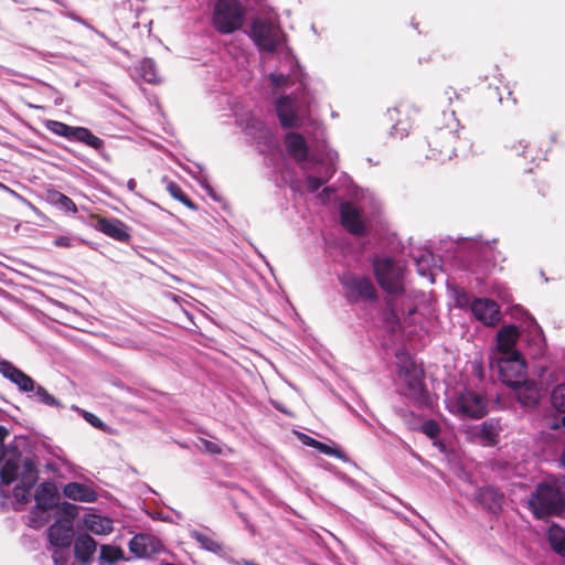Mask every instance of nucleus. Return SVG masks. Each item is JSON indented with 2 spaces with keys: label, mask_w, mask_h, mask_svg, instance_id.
I'll return each mask as SVG.
<instances>
[{
  "label": "nucleus",
  "mask_w": 565,
  "mask_h": 565,
  "mask_svg": "<svg viewBox=\"0 0 565 565\" xmlns=\"http://www.w3.org/2000/svg\"><path fill=\"white\" fill-rule=\"evenodd\" d=\"M97 548V542L89 534H79L74 542V554L83 563L88 562Z\"/></svg>",
  "instance_id": "nucleus-28"
},
{
  "label": "nucleus",
  "mask_w": 565,
  "mask_h": 565,
  "mask_svg": "<svg viewBox=\"0 0 565 565\" xmlns=\"http://www.w3.org/2000/svg\"><path fill=\"white\" fill-rule=\"evenodd\" d=\"M63 494L71 500L85 503H93L98 498L92 487L75 481L68 482L63 487Z\"/></svg>",
  "instance_id": "nucleus-24"
},
{
  "label": "nucleus",
  "mask_w": 565,
  "mask_h": 565,
  "mask_svg": "<svg viewBox=\"0 0 565 565\" xmlns=\"http://www.w3.org/2000/svg\"><path fill=\"white\" fill-rule=\"evenodd\" d=\"M189 534L191 539L196 541L202 550L214 554H220L223 551V545L220 542L201 531L190 530Z\"/></svg>",
  "instance_id": "nucleus-32"
},
{
  "label": "nucleus",
  "mask_w": 565,
  "mask_h": 565,
  "mask_svg": "<svg viewBox=\"0 0 565 565\" xmlns=\"http://www.w3.org/2000/svg\"><path fill=\"white\" fill-rule=\"evenodd\" d=\"M55 245L60 247H70L71 238L67 236H60L55 239Z\"/></svg>",
  "instance_id": "nucleus-52"
},
{
  "label": "nucleus",
  "mask_w": 565,
  "mask_h": 565,
  "mask_svg": "<svg viewBox=\"0 0 565 565\" xmlns=\"http://www.w3.org/2000/svg\"><path fill=\"white\" fill-rule=\"evenodd\" d=\"M96 228L121 243H126L130 239L126 224L118 218L98 217Z\"/></svg>",
  "instance_id": "nucleus-23"
},
{
  "label": "nucleus",
  "mask_w": 565,
  "mask_h": 565,
  "mask_svg": "<svg viewBox=\"0 0 565 565\" xmlns=\"http://www.w3.org/2000/svg\"><path fill=\"white\" fill-rule=\"evenodd\" d=\"M33 388L34 391H31L28 395V398L31 402L50 408L60 409L63 407L62 402L51 394L44 386L36 383Z\"/></svg>",
  "instance_id": "nucleus-29"
},
{
  "label": "nucleus",
  "mask_w": 565,
  "mask_h": 565,
  "mask_svg": "<svg viewBox=\"0 0 565 565\" xmlns=\"http://www.w3.org/2000/svg\"><path fill=\"white\" fill-rule=\"evenodd\" d=\"M511 388L514 398L522 407L533 409L539 406L542 394L541 388L535 381L527 380L525 377Z\"/></svg>",
  "instance_id": "nucleus-16"
},
{
  "label": "nucleus",
  "mask_w": 565,
  "mask_h": 565,
  "mask_svg": "<svg viewBox=\"0 0 565 565\" xmlns=\"http://www.w3.org/2000/svg\"><path fill=\"white\" fill-rule=\"evenodd\" d=\"M44 127L52 134L64 137L68 140H75L93 148L98 153L104 151V141L95 136L86 127H73L57 120H46Z\"/></svg>",
  "instance_id": "nucleus-11"
},
{
  "label": "nucleus",
  "mask_w": 565,
  "mask_h": 565,
  "mask_svg": "<svg viewBox=\"0 0 565 565\" xmlns=\"http://www.w3.org/2000/svg\"><path fill=\"white\" fill-rule=\"evenodd\" d=\"M333 191L331 188H324L323 193L328 196L329 192Z\"/></svg>",
  "instance_id": "nucleus-61"
},
{
  "label": "nucleus",
  "mask_w": 565,
  "mask_h": 565,
  "mask_svg": "<svg viewBox=\"0 0 565 565\" xmlns=\"http://www.w3.org/2000/svg\"><path fill=\"white\" fill-rule=\"evenodd\" d=\"M399 374L404 377L408 388V395L419 405H426L429 401V393L424 383V372L411 361H404L399 367Z\"/></svg>",
  "instance_id": "nucleus-13"
},
{
  "label": "nucleus",
  "mask_w": 565,
  "mask_h": 565,
  "mask_svg": "<svg viewBox=\"0 0 565 565\" xmlns=\"http://www.w3.org/2000/svg\"><path fill=\"white\" fill-rule=\"evenodd\" d=\"M504 147L518 156H523L529 147V143L524 140H512L507 142Z\"/></svg>",
  "instance_id": "nucleus-48"
},
{
  "label": "nucleus",
  "mask_w": 565,
  "mask_h": 565,
  "mask_svg": "<svg viewBox=\"0 0 565 565\" xmlns=\"http://www.w3.org/2000/svg\"><path fill=\"white\" fill-rule=\"evenodd\" d=\"M83 417L87 423H89L93 427L98 428L103 431H106L107 425L95 414L83 411Z\"/></svg>",
  "instance_id": "nucleus-49"
},
{
  "label": "nucleus",
  "mask_w": 565,
  "mask_h": 565,
  "mask_svg": "<svg viewBox=\"0 0 565 565\" xmlns=\"http://www.w3.org/2000/svg\"><path fill=\"white\" fill-rule=\"evenodd\" d=\"M85 527L94 534H108L113 531V522L109 518L97 514H88L84 518Z\"/></svg>",
  "instance_id": "nucleus-30"
},
{
  "label": "nucleus",
  "mask_w": 565,
  "mask_h": 565,
  "mask_svg": "<svg viewBox=\"0 0 565 565\" xmlns=\"http://www.w3.org/2000/svg\"><path fill=\"white\" fill-rule=\"evenodd\" d=\"M310 107V97L302 94L300 98L285 95L277 99L276 111L284 128L302 127Z\"/></svg>",
  "instance_id": "nucleus-8"
},
{
  "label": "nucleus",
  "mask_w": 565,
  "mask_h": 565,
  "mask_svg": "<svg viewBox=\"0 0 565 565\" xmlns=\"http://www.w3.org/2000/svg\"><path fill=\"white\" fill-rule=\"evenodd\" d=\"M147 534H137L129 541V551L137 557H149L147 551Z\"/></svg>",
  "instance_id": "nucleus-37"
},
{
  "label": "nucleus",
  "mask_w": 565,
  "mask_h": 565,
  "mask_svg": "<svg viewBox=\"0 0 565 565\" xmlns=\"http://www.w3.org/2000/svg\"><path fill=\"white\" fill-rule=\"evenodd\" d=\"M519 338V330L515 326H504L497 334V349L495 355L507 354L508 352H519L515 349V343Z\"/></svg>",
  "instance_id": "nucleus-25"
},
{
  "label": "nucleus",
  "mask_w": 565,
  "mask_h": 565,
  "mask_svg": "<svg viewBox=\"0 0 565 565\" xmlns=\"http://www.w3.org/2000/svg\"><path fill=\"white\" fill-rule=\"evenodd\" d=\"M372 265L381 288L396 297L391 303L392 315L396 319L412 317L417 310L414 305H408L406 308L399 307V302H402L401 294L403 292V268L391 257H376Z\"/></svg>",
  "instance_id": "nucleus-3"
},
{
  "label": "nucleus",
  "mask_w": 565,
  "mask_h": 565,
  "mask_svg": "<svg viewBox=\"0 0 565 565\" xmlns=\"http://www.w3.org/2000/svg\"><path fill=\"white\" fill-rule=\"evenodd\" d=\"M0 374L13 383L26 396L34 391L36 382L8 360H0Z\"/></svg>",
  "instance_id": "nucleus-17"
},
{
  "label": "nucleus",
  "mask_w": 565,
  "mask_h": 565,
  "mask_svg": "<svg viewBox=\"0 0 565 565\" xmlns=\"http://www.w3.org/2000/svg\"><path fill=\"white\" fill-rule=\"evenodd\" d=\"M339 279L349 301L356 302L376 298V289L370 278L348 271L343 273Z\"/></svg>",
  "instance_id": "nucleus-12"
},
{
  "label": "nucleus",
  "mask_w": 565,
  "mask_h": 565,
  "mask_svg": "<svg viewBox=\"0 0 565 565\" xmlns=\"http://www.w3.org/2000/svg\"><path fill=\"white\" fill-rule=\"evenodd\" d=\"M477 499L487 510L497 512L501 509L503 494L498 489L487 486L479 489Z\"/></svg>",
  "instance_id": "nucleus-27"
},
{
  "label": "nucleus",
  "mask_w": 565,
  "mask_h": 565,
  "mask_svg": "<svg viewBox=\"0 0 565 565\" xmlns=\"http://www.w3.org/2000/svg\"><path fill=\"white\" fill-rule=\"evenodd\" d=\"M199 449L210 455H222V446L207 439H199Z\"/></svg>",
  "instance_id": "nucleus-43"
},
{
  "label": "nucleus",
  "mask_w": 565,
  "mask_h": 565,
  "mask_svg": "<svg viewBox=\"0 0 565 565\" xmlns=\"http://www.w3.org/2000/svg\"><path fill=\"white\" fill-rule=\"evenodd\" d=\"M342 225L354 235H362L365 232V224L361 211L352 203H343L340 207Z\"/></svg>",
  "instance_id": "nucleus-22"
},
{
  "label": "nucleus",
  "mask_w": 565,
  "mask_h": 565,
  "mask_svg": "<svg viewBox=\"0 0 565 565\" xmlns=\"http://www.w3.org/2000/svg\"><path fill=\"white\" fill-rule=\"evenodd\" d=\"M434 263V257L431 254H422L416 258V269L417 273L425 278H429L430 282H434L431 264Z\"/></svg>",
  "instance_id": "nucleus-36"
},
{
  "label": "nucleus",
  "mask_w": 565,
  "mask_h": 565,
  "mask_svg": "<svg viewBox=\"0 0 565 565\" xmlns=\"http://www.w3.org/2000/svg\"><path fill=\"white\" fill-rule=\"evenodd\" d=\"M100 561L111 564L125 558V553L119 546L104 544L100 546Z\"/></svg>",
  "instance_id": "nucleus-35"
},
{
  "label": "nucleus",
  "mask_w": 565,
  "mask_h": 565,
  "mask_svg": "<svg viewBox=\"0 0 565 565\" xmlns=\"http://www.w3.org/2000/svg\"><path fill=\"white\" fill-rule=\"evenodd\" d=\"M287 151L301 164L305 171V186L309 193H315L326 184L335 172V151L329 150L324 158L309 154V149L303 137L298 132H288L285 136Z\"/></svg>",
  "instance_id": "nucleus-1"
},
{
  "label": "nucleus",
  "mask_w": 565,
  "mask_h": 565,
  "mask_svg": "<svg viewBox=\"0 0 565 565\" xmlns=\"http://www.w3.org/2000/svg\"><path fill=\"white\" fill-rule=\"evenodd\" d=\"M3 455V445H0V462L2 461Z\"/></svg>",
  "instance_id": "nucleus-60"
},
{
  "label": "nucleus",
  "mask_w": 565,
  "mask_h": 565,
  "mask_svg": "<svg viewBox=\"0 0 565 565\" xmlns=\"http://www.w3.org/2000/svg\"><path fill=\"white\" fill-rule=\"evenodd\" d=\"M55 203L66 212H72V213L77 212V207H76L75 203L72 201V199H70L67 195H65L63 193H60V192L56 193Z\"/></svg>",
  "instance_id": "nucleus-44"
},
{
  "label": "nucleus",
  "mask_w": 565,
  "mask_h": 565,
  "mask_svg": "<svg viewBox=\"0 0 565 565\" xmlns=\"http://www.w3.org/2000/svg\"><path fill=\"white\" fill-rule=\"evenodd\" d=\"M237 126L258 145L267 148L276 146V139L270 129L258 117L248 114L236 119Z\"/></svg>",
  "instance_id": "nucleus-15"
},
{
  "label": "nucleus",
  "mask_w": 565,
  "mask_h": 565,
  "mask_svg": "<svg viewBox=\"0 0 565 565\" xmlns=\"http://www.w3.org/2000/svg\"><path fill=\"white\" fill-rule=\"evenodd\" d=\"M268 78L275 87L280 88L289 84L290 75L280 72H270Z\"/></svg>",
  "instance_id": "nucleus-47"
},
{
  "label": "nucleus",
  "mask_w": 565,
  "mask_h": 565,
  "mask_svg": "<svg viewBox=\"0 0 565 565\" xmlns=\"http://www.w3.org/2000/svg\"><path fill=\"white\" fill-rule=\"evenodd\" d=\"M472 301H473V299L470 297V295L466 290H463V289L455 290V302H456L457 307L471 309Z\"/></svg>",
  "instance_id": "nucleus-45"
},
{
  "label": "nucleus",
  "mask_w": 565,
  "mask_h": 565,
  "mask_svg": "<svg viewBox=\"0 0 565 565\" xmlns=\"http://www.w3.org/2000/svg\"><path fill=\"white\" fill-rule=\"evenodd\" d=\"M529 508L539 520L565 511V480L540 482L529 499Z\"/></svg>",
  "instance_id": "nucleus-5"
},
{
  "label": "nucleus",
  "mask_w": 565,
  "mask_h": 565,
  "mask_svg": "<svg viewBox=\"0 0 565 565\" xmlns=\"http://www.w3.org/2000/svg\"><path fill=\"white\" fill-rule=\"evenodd\" d=\"M420 431L425 434L428 438L434 439L439 436L440 426L436 420L427 419L422 424Z\"/></svg>",
  "instance_id": "nucleus-40"
},
{
  "label": "nucleus",
  "mask_w": 565,
  "mask_h": 565,
  "mask_svg": "<svg viewBox=\"0 0 565 565\" xmlns=\"http://www.w3.org/2000/svg\"><path fill=\"white\" fill-rule=\"evenodd\" d=\"M451 122L446 127L439 128L429 139L430 154L427 158L439 162H446L457 156L458 127L459 121L455 117V111L444 113Z\"/></svg>",
  "instance_id": "nucleus-6"
},
{
  "label": "nucleus",
  "mask_w": 565,
  "mask_h": 565,
  "mask_svg": "<svg viewBox=\"0 0 565 565\" xmlns=\"http://www.w3.org/2000/svg\"><path fill=\"white\" fill-rule=\"evenodd\" d=\"M231 563L234 565H259L253 561H247V559H241V561L231 559Z\"/></svg>",
  "instance_id": "nucleus-53"
},
{
  "label": "nucleus",
  "mask_w": 565,
  "mask_h": 565,
  "mask_svg": "<svg viewBox=\"0 0 565 565\" xmlns=\"http://www.w3.org/2000/svg\"><path fill=\"white\" fill-rule=\"evenodd\" d=\"M250 36L260 50L267 52H274L282 41L281 31L264 20H255L252 23Z\"/></svg>",
  "instance_id": "nucleus-14"
},
{
  "label": "nucleus",
  "mask_w": 565,
  "mask_h": 565,
  "mask_svg": "<svg viewBox=\"0 0 565 565\" xmlns=\"http://www.w3.org/2000/svg\"><path fill=\"white\" fill-rule=\"evenodd\" d=\"M548 542L555 553L565 557V530L558 525H552L548 530Z\"/></svg>",
  "instance_id": "nucleus-34"
},
{
  "label": "nucleus",
  "mask_w": 565,
  "mask_h": 565,
  "mask_svg": "<svg viewBox=\"0 0 565 565\" xmlns=\"http://www.w3.org/2000/svg\"><path fill=\"white\" fill-rule=\"evenodd\" d=\"M561 465L565 468V448L562 451L561 458H559Z\"/></svg>",
  "instance_id": "nucleus-58"
},
{
  "label": "nucleus",
  "mask_w": 565,
  "mask_h": 565,
  "mask_svg": "<svg viewBox=\"0 0 565 565\" xmlns=\"http://www.w3.org/2000/svg\"><path fill=\"white\" fill-rule=\"evenodd\" d=\"M73 524L64 523L60 518L47 529L49 542L54 547L68 548L73 542Z\"/></svg>",
  "instance_id": "nucleus-20"
},
{
  "label": "nucleus",
  "mask_w": 565,
  "mask_h": 565,
  "mask_svg": "<svg viewBox=\"0 0 565 565\" xmlns=\"http://www.w3.org/2000/svg\"><path fill=\"white\" fill-rule=\"evenodd\" d=\"M167 191L172 198L183 203L189 209L195 211L196 205L190 200V198L182 191V189L174 182L170 181L167 184Z\"/></svg>",
  "instance_id": "nucleus-38"
},
{
  "label": "nucleus",
  "mask_w": 565,
  "mask_h": 565,
  "mask_svg": "<svg viewBox=\"0 0 565 565\" xmlns=\"http://www.w3.org/2000/svg\"><path fill=\"white\" fill-rule=\"evenodd\" d=\"M244 20V9L237 0H218L214 6L213 24L224 34L239 29Z\"/></svg>",
  "instance_id": "nucleus-10"
},
{
  "label": "nucleus",
  "mask_w": 565,
  "mask_h": 565,
  "mask_svg": "<svg viewBox=\"0 0 565 565\" xmlns=\"http://www.w3.org/2000/svg\"><path fill=\"white\" fill-rule=\"evenodd\" d=\"M52 558L55 565H68L71 558L68 548L54 547Z\"/></svg>",
  "instance_id": "nucleus-46"
},
{
  "label": "nucleus",
  "mask_w": 565,
  "mask_h": 565,
  "mask_svg": "<svg viewBox=\"0 0 565 565\" xmlns=\"http://www.w3.org/2000/svg\"><path fill=\"white\" fill-rule=\"evenodd\" d=\"M56 507L58 509V513L63 516L62 521L64 523L73 524V521L78 513V508L70 502H62L61 504L57 503Z\"/></svg>",
  "instance_id": "nucleus-39"
},
{
  "label": "nucleus",
  "mask_w": 565,
  "mask_h": 565,
  "mask_svg": "<svg viewBox=\"0 0 565 565\" xmlns=\"http://www.w3.org/2000/svg\"><path fill=\"white\" fill-rule=\"evenodd\" d=\"M551 403L552 406L559 413L564 415L561 417L559 422H556L553 427L559 428L561 426L565 428V382L556 385L551 394Z\"/></svg>",
  "instance_id": "nucleus-31"
},
{
  "label": "nucleus",
  "mask_w": 565,
  "mask_h": 565,
  "mask_svg": "<svg viewBox=\"0 0 565 565\" xmlns=\"http://www.w3.org/2000/svg\"><path fill=\"white\" fill-rule=\"evenodd\" d=\"M137 186V182L135 179H129L127 182V188L130 192H135Z\"/></svg>",
  "instance_id": "nucleus-55"
},
{
  "label": "nucleus",
  "mask_w": 565,
  "mask_h": 565,
  "mask_svg": "<svg viewBox=\"0 0 565 565\" xmlns=\"http://www.w3.org/2000/svg\"><path fill=\"white\" fill-rule=\"evenodd\" d=\"M490 367L508 387L519 384L526 377V363L520 352L494 355L490 361Z\"/></svg>",
  "instance_id": "nucleus-7"
},
{
  "label": "nucleus",
  "mask_w": 565,
  "mask_h": 565,
  "mask_svg": "<svg viewBox=\"0 0 565 565\" xmlns=\"http://www.w3.org/2000/svg\"><path fill=\"white\" fill-rule=\"evenodd\" d=\"M387 115L391 120H395V124L390 130V136L393 139L402 140L408 136L412 129V121L407 117L406 105L401 104L397 107L387 110Z\"/></svg>",
  "instance_id": "nucleus-21"
},
{
  "label": "nucleus",
  "mask_w": 565,
  "mask_h": 565,
  "mask_svg": "<svg viewBox=\"0 0 565 565\" xmlns=\"http://www.w3.org/2000/svg\"><path fill=\"white\" fill-rule=\"evenodd\" d=\"M35 509L31 511V520L34 522L35 510L50 511L58 503L57 488L53 482H42L34 493Z\"/></svg>",
  "instance_id": "nucleus-19"
},
{
  "label": "nucleus",
  "mask_w": 565,
  "mask_h": 565,
  "mask_svg": "<svg viewBox=\"0 0 565 565\" xmlns=\"http://www.w3.org/2000/svg\"><path fill=\"white\" fill-rule=\"evenodd\" d=\"M550 140H551V142H552V143H556V142H557V140H558V132H556V131H555V132H552V134L550 135Z\"/></svg>",
  "instance_id": "nucleus-57"
},
{
  "label": "nucleus",
  "mask_w": 565,
  "mask_h": 565,
  "mask_svg": "<svg viewBox=\"0 0 565 565\" xmlns=\"http://www.w3.org/2000/svg\"><path fill=\"white\" fill-rule=\"evenodd\" d=\"M67 17H68L71 20H73V21H75V22H77V23H81L82 25H84V26H86V28H88V29H90V30H94V28H93V26H92V25H90L86 20H84L83 18H81V17H79V15H77L76 13H74V12H68V13H67Z\"/></svg>",
  "instance_id": "nucleus-50"
},
{
  "label": "nucleus",
  "mask_w": 565,
  "mask_h": 565,
  "mask_svg": "<svg viewBox=\"0 0 565 565\" xmlns=\"http://www.w3.org/2000/svg\"><path fill=\"white\" fill-rule=\"evenodd\" d=\"M471 312L484 326H495L500 321L499 306L488 298H475L471 302Z\"/></svg>",
  "instance_id": "nucleus-18"
},
{
  "label": "nucleus",
  "mask_w": 565,
  "mask_h": 565,
  "mask_svg": "<svg viewBox=\"0 0 565 565\" xmlns=\"http://www.w3.org/2000/svg\"><path fill=\"white\" fill-rule=\"evenodd\" d=\"M136 72L149 84H157L160 82L157 64L150 57L143 58L136 67Z\"/></svg>",
  "instance_id": "nucleus-33"
},
{
  "label": "nucleus",
  "mask_w": 565,
  "mask_h": 565,
  "mask_svg": "<svg viewBox=\"0 0 565 565\" xmlns=\"http://www.w3.org/2000/svg\"><path fill=\"white\" fill-rule=\"evenodd\" d=\"M316 449L319 450L321 454L335 457V458L341 459L343 461L347 460V456H345V454L341 449L332 447V446H329V445H327L324 443L318 441Z\"/></svg>",
  "instance_id": "nucleus-41"
},
{
  "label": "nucleus",
  "mask_w": 565,
  "mask_h": 565,
  "mask_svg": "<svg viewBox=\"0 0 565 565\" xmlns=\"http://www.w3.org/2000/svg\"><path fill=\"white\" fill-rule=\"evenodd\" d=\"M288 60H289V63L291 64V67H292V66H298V63H297V61L294 58V56H288Z\"/></svg>",
  "instance_id": "nucleus-59"
},
{
  "label": "nucleus",
  "mask_w": 565,
  "mask_h": 565,
  "mask_svg": "<svg viewBox=\"0 0 565 565\" xmlns=\"http://www.w3.org/2000/svg\"><path fill=\"white\" fill-rule=\"evenodd\" d=\"M301 441L306 445V446H309V447H312V448H316L317 447V444L319 440L308 436V435H305L302 434L301 437H300Z\"/></svg>",
  "instance_id": "nucleus-51"
},
{
  "label": "nucleus",
  "mask_w": 565,
  "mask_h": 565,
  "mask_svg": "<svg viewBox=\"0 0 565 565\" xmlns=\"http://www.w3.org/2000/svg\"><path fill=\"white\" fill-rule=\"evenodd\" d=\"M146 544L149 557L160 554L164 550L162 542L153 535L147 534Z\"/></svg>",
  "instance_id": "nucleus-42"
},
{
  "label": "nucleus",
  "mask_w": 565,
  "mask_h": 565,
  "mask_svg": "<svg viewBox=\"0 0 565 565\" xmlns=\"http://www.w3.org/2000/svg\"><path fill=\"white\" fill-rule=\"evenodd\" d=\"M501 430L502 427L500 420L497 418H489L478 426L476 436L479 437L483 446L491 447L497 445Z\"/></svg>",
  "instance_id": "nucleus-26"
},
{
  "label": "nucleus",
  "mask_w": 565,
  "mask_h": 565,
  "mask_svg": "<svg viewBox=\"0 0 565 565\" xmlns=\"http://www.w3.org/2000/svg\"><path fill=\"white\" fill-rule=\"evenodd\" d=\"M0 478L4 486L19 480L13 489V498L18 503H28L30 491L39 480V470L32 458L26 457L21 462L17 459H8L1 467Z\"/></svg>",
  "instance_id": "nucleus-4"
},
{
  "label": "nucleus",
  "mask_w": 565,
  "mask_h": 565,
  "mask_svg": "<svg viewBox=\"0 0 565 565\" xmlns=\"http://www.w3.org/2000/svg\"><path fill=\"white\" fill-rule=\"evenodd\" d=\"M452 259L457 267L476 275H487L504 260L497 249V239L461 238L452 250Z\"/></svg>",
  "instance_id": "nucleus-2"
},
{
  "label": "nucleus",
  "mask_w": 565,
  "mask_h": 565,
  "mask_svg": "<svg viewBox=\"0 0 565 565\" xmlns=\"http://www.w3.org/2000/svg\"><path fill=\"white\" fill-rule=\"evenodd\" d=\"M8 429L3 426H0V445H3V440L8 436Z\"/></svg>",
  "instance_id": "nucleus-54"
},
{
  "label": "nucleus",
  "mask_w": 565,
  "mask_h": 565,
  "mask_svg": "<svg viewBox=\"0 0 565 565\" xmlns=\"http://www.w3.org/2000/svg\"><path fill=\"white\" fill-rule=\"evenodd\" d=\"M202 185H203V188L205 189V191L207 192V194L210 196H212L214 200H217V198H216V195H215V193H214V191H213L211 185H209V184H202Z\"/></svg>",
  "instance_id": "nucleus-56"
},
{
  "label": "nucleus",
  "mask_w": 565,
  "mask_h": 565,
  "mask_svg": "<svg viewBox=\"0 0 565 565\" xmlns=\"http://www.w3.org/2000/svg\"><path fill=\"white\" fill-rule=\"evenodd\" d=\"M487 399L479 393L463 390L454 398L448 399V411L461 419H479L488 413Z\"/></svg>",
  "instance_id": "nucleus-9"
}]
</instances>
